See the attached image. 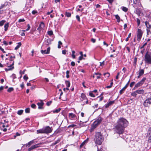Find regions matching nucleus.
Instances as JSON below:
<instances>
[{
    "instance_id": "0e129e2a",
    "label": "nucleus",
    "mask_w": 151,
    "mask_h": 151,
    "mask_svg": "<svg viewBox=\"0 0 151 151\" xmlns=\"http://www.w3.org/2000/svg\"><path fill=\"white\" fill-rule=\"evenodd\" d=\"M66 50H63L62 51V53L63 54L65 55L66 53Z\"/></svg>"
},
{
    "instance_id": "4c0bfd02",
    "label": "nucleus",
    "mask_w": 151,
    "mask_h": 151,
    "mask_svg": "<svg viewBox=\"0 0 151 151\" xmlns=\"http://www.w3.org/2000/svg\"><path fill=\"white\" fill-rule=\"evenodd\" d=\"M46 45H48L51 44V41L50 39H47L46 41Z\"/></svg>"
},
{
    "instance_id": "6e6d98bb",
    "label": "nucleus",
    "mask_w": 151,
    "mask_h": 151,
    "mask_svg": "<svg viewBox=\"0 0 151 151\" xmlns=\"http://www.w3.org/2000/svg\"><path fill=\"white\" fill-rule=\"evenodd\" d=\"M27 29H26L25 30H24V31H28V30H29L30 29V25H29V24H27Z\"/></svg>"
},
{
    "instance_id": "f704fd0d",
    "label": "nucleus",
    "mask_w": 151,
    "mask_h": 151,
    "mask_svg": "<svg viewBox=\"0 0 151 151\" xmlns=\"http://www.w3.org/2000/svg\"><path fill=\"white\" fill-rule=\"evenodd\" d=\"M87 142V141L86 140L84 141L80 145V148H81L84 145L85 143Z\"/></svg>"
},
{
    "instance_id": "72a5a7b5",
    "label": "nucleus",
    "mask_w": 151,
    "mask_h": 151,
    "mask_svg": "<svg viewBox=\"0 0 151 151\" xmlns=\"http://www.w3.org/2000/svg\"><path fill=\"white\" fill-rule=\"evenodd\" d=\"M23 110H20L18 111L17 113L19 115H21L23 113Z\"/></svg>"
},
{
    "instance_id": "6e6552de",
    "label": "nucleus",
    "mask_w": 151,
    "mask_h": 151,
    "mask_svg": "<svg viewBox=\"0 0 151 151\" xmlns=\"http://www.w3.org/2000/svg\"><path fill=\"white\" fill-rule=\"evenodd\" d=\"M145 26L147 27V35H148L149 33H151V32L150 31V29L151 28V25L150 24L149 22L146 21L145 22Z\"/></svg>"
},
{
    "instance_id": "2eb2a0df",
    "label": "nucleus",
    "mask_w": 151,
    "mask_h": 151,
    "mask_svg": "<svg viewBox=\"0 0 151 151\" xmlns=\"http://www.w3.org/2000/svg\"><path fill=\"white\" fill-rule=\"evenodd\" d=\"M148 134L149 136L148 142H151V127L149 129Z\"/></svg>"
},
{
    "instance_id": "7c9ffc66",
    "label": "nucleus",
    "mask_w": 151,
    "mask_h": 151,
    "mask_svg": "<svg viewBox=\"0 0 151 151\" xmlns=\"http://www.w3.org/2000/svg\"><path fill=\"white\" fill-rule=\"evenodd\" d=\"M21 45V42H19L18 45L14 49L15 50H17Z\"/></svg>"
},
{
    "instance_id": "603ef678",
    "label": "nucleus",
    "mask_w": 151,
    "mask_h": 151,
    "mask_svg": "<svg viewBox=\"0 0 151 151\" xmlns=\"http://www.w3.org/2000/svg\"><path fill=\"white\" fill-rule=\"evenodd\" d=\"M31 107L32 108L35 109L36 106L35 104H33L31 105Z\"/></svg>"
},
{
    "instance_id": "8fccbe9b",
    "label": "nucleus",
    "mask_w": 151,
    "mask_h": 151,
    "mask_svg": "<svg viewBox=\"0 0 151 151\" xmlns=\"http://www.w3.org/2000/svg\"><path fill=\"white\" fill-rule=\"evenodd\" d=\"M69 71L68 70H67V71L66 72V77L67 78H68L69 77Z\"/></svg>"
},
{
    "instance_id": "1a4fd4ad",
    "label": "nucleus",
    "mask_w": 151,
    "mask_h": 151,
    "mask_svg": "<svg viewBox=\"0 0 151 151\" xmlns=\"http://www.w3.org/2000/svg\"><path fill=\"white\" fill-rule=\"evenodd\" d=\"M45 27V24L43 22H42L39 25V27L37 29V30H38L39 32L40 33L41 31H43V30H44Z\"/></svg>"
},
{
    "instance_id": "0eeeda50",
    "label": "nucleus",
    "mask_w": 151,
    "mask_h": 151,
    "mask_svg": "<svg viewBox=\"0 0 151 151\" xmlns=\"http://www.w3.org/2000/svg\"><path fill=\"white\" fill-rule=\"evenodd\" d=\"M151 104V97L148 98L144 101L143 105L144 107H148L149 105Z\"/></svg>"
},
{
    "instance_id": "2f4dec72",
    "label": "nucleus",
    "mask_w": 151,
    "mask_h": 151,
    "mask_svg": "<svg viewBox=\"0 0 151 151\" xmlns=\"http://www.w3.org/2000/svg\"><path fill=\"white\" fill-rule=\"evenodd\" d=\"M6 20H2L0 22V26H2L3 25L4 23L6 22Z\"/></svg>"
},
{
    "instance_id": "a878e982",
    "label": "nucleus",
    "mask_w": 151,
    "mask_h": 151,
    "mask_svg": "<svg viewBox=\"0 0 151 151\" xmlns=\"http://www.w3.org/2000/svg\"><path fill=\"white\" fill-rule=\"evenodd\" d=\"M34 140H32L29 142H28V143L26 144L25 145L27 147L28 146H29L31 145L34 143Z\"/></svg>"
},
{
    "instance_id": "3c124183",
    "label": "nucleus",
    "mask_w": 151,
    "mask_h": 151,
    "mask_svg": "<svg viewBox=\"0 0 151 151\" xmlns=\"http://www.w3.org/2000/svg\"><path fill=\"white\" fill-rule=\"evenodd\" d=\"M25 112L26 113H29L30 112V109H29V108H26L25 109Z\"/></svg>"
},
{
    "instance_id": "39448f33",
    "label": "nucleus",
    "mask_w": 151,
    "mask_h": 151,
    "mask_svg": "<svg viewBox=\"0 0 151 151\" xmlns=\"http://www.w3.org/2000/svg\"><path fill=\"white\" fill-rule=\"evenodd\" d=\"M145 63L148 64H151V55L147 53L145 55Z\"/></svg>"
},
{
    "instance_id": "ea45409f",
    "label": "nucleus",
    "mask_w": 151,
    "mask_h": 151,
    "mask_svg": "<svg viewBox=\"0 0 151 151\" xmlns=\"http://www.w3.org/2000/svg\"><path fill=\"white\" fill-rule=\"evenodd\" d=\"M65 15L68 17H70L71 16V14L70 12H65Z\"/></svg>"
},
{
    "instance_id": "412c9836",
    "label": "nucleus",
    "mask_w": 151,
    "mask_h": 151,
    "mask_svg": "<svg viewBox=\"0 0 151 151\" xmlns=\"http://www.w3.org/2000/svg\"><path fill=\"white\" fill-rule=\"evenodd\" d=\"M102 121V118L101 117H99L98 119L95 122H96L98 125Z\"/></svg>"
},
{
    "instance_id": "9b49d317",
    "label": "nucleus",
    "mask_w": 151,
    "mask_h": 151,
    "mask_svg": "<svg viewBox=\"0 0 151 151\" xmlns=\"http://www.w3.org/2000/svg\"><path fill=\"white\" fill-rule=\"evenodd\" d=\"M69 119L72 120H75L77 119V116L73 113H69L68 114Z\"/></svg>"
},
{
    "instance_id": "473e14b6",
    "label": "nucleus",
    "mask_w": 151,
    "mask_h": 151,
    "mask_svg": "<svg viewBox=\"0 0 151 151\" xmlns=\"http://www.w3.org/2000/svg\"><path fill=\"white\" fill-rule=\"evenodd\" d=\"M122 10L123 11H124L125 12H127V11L128 10V9L127 8L125 7H124V6L122 7Z\"/></svg>"
},
{
    "instance_id": "e2e57ef3",
    "label": "nucleus",
    "mask_w": 151,
    "mask_h": 151,
    "mask_svg": "<svg viewBox=\"0 0 151 151\" xmlns=\"http://www.w3.org/2000/svg\"><path fill=\"white\" fill-rule=\"evenodd\" d=\"M71 65L72 66H74L75 65V63L73 61H72L71 63Z\"/></svg>"
},
{
    "instance_id": "338daca9",
    "label": "nucleus",
    "mask_w": 151,
    "mask_h": 151,
    "mask_svg": "<svg viewBox=\"0 0 151 151\" xmlns=\"http://www.w3.org/2000/svg\"><path fill=\"white\" fill-rule=\"evenodd\" d=\"M91 41L93 43H94L96 42V39L92 38L91 39Z\"/></svg>"
},
{
    "instance_id": "6ab92c4d",
    "label": "nucleus",
    "mask_w": 151,
    "mask_h": 151,
    "mask_svg": "<svg viewBox=\"0 0 151 151\" xmlns=\"http://www.w3.org/2000/svg\"><path fill=\"white\" fill-rule=\"evenodd\" d=\"M9 2L7 1H5L4 4H1L0 6V9H2L3 8L6 7L8 4Z\"/></svg>"
},
{
    "instance_id": "c756f323",
    "label": "nucleus",
    "mask_w": 151,
    "mask_h": 151,
    "mask_svg": "<svg viewBox=\"0 0 151 151\" xmlns=\"http://www.w3.org/2000/svg\"><path fill=\"white\" fill-rule=\"evenodd\" d=\"M65 84L68 87H69L70 86V83L69 81H65Z\"/></svg>"
},
{
    "instance_id": "58836bf2",
    "label": "nucleus",
    "mask_w": 151,
    "mask_h": 151,
    "mask_svg": "<svg viewBox=\"0 0 151 151\" xmlns=\"http://www.w3.org/2000/svg\"><path fill=\"white\" fill-rule=\"evenodd\" d=\"M104 75L106 77L108 78L110 76V73H104Z\"/></svg>"
},
{
    "instance_id": "052dcab7",
    "label": "nucleus",
    "mask_w": 151,
    "mask_h": 151,
    "mask_svg": "<svg viewBox=\"0 0 151 151\" xmlns=\"http://www.w3.org/2000/svg\"><path fill=\"white\" fill-rule=\"evenodd\" d=\"M25 71V69H24L22 72V71L20 70L19 72V73L21 75H22V74H24V73Z\"/></svg>"
},
{
    "instance_id": "bf43d9fd",
    "label": "nucleus",
    "mask_w": 151,
    "mask_h": 151,
    "mask_svg": "<svg viewBox=\"0 0 151 151\" xmlns=\"http://www.w3.org/2000/svg\"><path fill=\"white\" fill-rule=\"evenodd\" d=\"M76 19H77L78 21L80 22V19L79 16L78 15H77L76 16Z\"/></svg>"
},
{
    "instance_id": "f257e3e1",
    "label": "nucleus",
    "mask_w": 151,
    "mask_h": 151,
    "mask_svg": "<svg viewBox=\"0 0 151 151\" xmlns=\"http://www.w3.org/2000/svg\"><path fill=\"white\" fill-rule=\"evenodd\" d=\"M128 122L127 120L123 118L119 119L116 124L114 129L115 132L119 134H122L125 128L127 127Z\"/></svg>"
},
{
    "instance_id": "4468645a",
    "label": "nucleus",
    "mask_w": 151,
    "mask_h": 151,
    "mask_svg": "<svg viewBox=\"0 0 151 151\" xmlns=\"http://www.w3.org/2000/svg\"><path fill=\"white\" fill-rule=\"evenodd\" d=\"M50 47H48L47 48L46 50H41V52L42 54H48L50 53Z\"/></svg>"
},
{
    "instance_id": "20e7f679",
    "label": "nucleus",
    "mask_w": 151,
    "mask_h": 151,
    "mask_svg": "<svg viewBox=\"0 0 151 151\" xmlns=\"http://www.w3.org/2000/svg\"><path fill=\"white\" fill-rule=\"evenodd\" d=\"M143 32L140 29H138L137 32V39L138 41H140L141 39Z\"/></svg>"
},
{
    "instance_id": "4be33fe9",
    "label": "nucleus",
    "mask_w": 151,
    "mask_h": 151,
    "mask_svg": "<svg viewBox=\"0 0 151 151\" xmlns=\"http://www.w3.org/2000/svg\"><path fill=\"white\" fill-rule=\"evenodd\" d=\"M37 133L38 134L39 133H45V132H44V128L40 129L37 130Z\"/></svg>"
},
{
    "instance_id": "a211bd4d",
    "label": "nucleus",
    "mask_w": 151,
    "mask_h": 151,
    "mask_svg": "<svg viewBox=\"0 0 151 151\" xmlns=\"http://www.w3.org/2000/svg\"><path fill=\"white\" fill-rule=\"evenodd\" d=\"M144 70L143 69L139 70V75L137 76L138 78H139L142 75L144 74Z\"/></svg>"
},
{
    "instance_id": "9d476101",
    "label": "nucleus",
    "mask_w": 151,
    "mask_h": 151,
    "mask_svg": "<svg viewBox=\"0 0 151 151\" xmlns=\"http://www.w3.org/2000/svg\"><path fill=\"white\" fill-rule=\"evenodd\" d=\"M45 134H48L51 133L52 132V129L49 126H46L44 128Z\"/></svg>"
},
{
    "instance_id": "bb28decb",
    "label": "nucleus",
    "mask_w": 151,
    "mask_h": 151,
    "mask_svg": "<svg viewBox=\"0 0 151 151\" xmlns=\"http://www.w3.org/2000/svg\"><path fill=\"white\" fill-rule=\"evenodd\" d=\"M94 74L96 75H97V76L96 77L97 79H99L100 78V76L101 75V74L99 73H94Z\"/></svg>"
},
{
    "instance_id": "49530a36",
    "label": "nucleus",
    "mask_w": 151,
    "mask_h": 151,
    "mask_svg": "<svg viewBox=\"0 0 151 151\" xmlns=\"http://www.w3.org/2000/svg\"><path fill=\"white\" fill-rule=\"evenodd\" d=\"M137 22L138 26H139L140 23V21L139 19L138 18L137 19Z\"/></svg>"
},
{
    "instance_id": "de8ad7c7",
    "label": "nucleus",
    "mask_w": 151,
    "mask_h": 151,
    "mask_svg": "<svg viewBox=\"0 0 151 151\" xmlns=\"http://www.w3.org/2000/svg\"><path fill=\"white\" fill-rule=\"evenodd\" d=\"M137 58H134V61H133V63H134V65H135L136 64V63L137 62Z\"/></svg>"
},
{
    "instance_id": "dca6fc26",
    "label": "nucleus",
    "mask_w": 151,
    "mask_h": 151,
    "mask_svg": "<svg viewBox=\"0 0 151 151\" xmlns=\"http://www.w3.org/2000/svg\"><path fill=\"white\" fill-rule=\"evenodd\" d=\"M98 125V124L97 123H96V122H94L91 125V130H93L95 128H96L97 127Z\"/></svg>"
},
{
    "instance_id": "c85d7f7f",
    "label": "nucleus",
    "mask_w": 151,
    "mask_h": 151,
    "mask_svg": "<svg viewBox=\"0 0 151 151\" xmlns=\"http://www.w3.org/2000/svg\"><path fill=\"white\" fill-rule=\"evenodd\" d=\"M115 18L117 19V22H119L120 21V17L118 15H116L115 16Z\"/></svg>"
},
{
    "instance_id": "7ed1b4c3",
    "label": "nucleus",
    "mask_w": 151,
    "mask_h": 151,
    "mask_svg": "<svg viewBox=\"0 0 151 151\" xmlns=\"http://www.w3.org/2000/svg\"><path fill=\"white\" fill-rule=\"evenodd\" d=\"M9 60L10 61V63H12V64L9 65V63H7V64L8 65V68L5 69V70L6 71L12 70L14 68V67L13 66L14 63V61H13L12 58L11 59V58H10Z\"/></svg>"
},
{
    "instance_id": "b1692460",
    "label": "nucleus",
    "mask_w": 151,
    "mask_h": 151,
    "mask_svg": "<svg viewBox=\"0 0 151 151\" xmlns=\"http://www.w3.org/2000/svg\"><path fill=\"white\" fill-rule=\"evenodd\" d=\"M9 22H7L4 25V31H7L8 30V28L9 27Z\"/></svg>"
},
{
    "instance_id": "37998d69",
    "label": "nucleus",
    "mask_w": 151,
    "mask_h": 151,
    "mask_svg": "<svg viewBox=\"0 0 151 151\" xmlns=\"http://www.w3.org/2000/svg\"><path fill=\"white\" fill-rule=\"evenodd\" d=\"M47 33L48 35L50 36H51L53 34V32L52 30L48 31Z\"/></svg>"
},
{
    "instance_id": "c03bdc74",
    "label": "nucleus",
    "mask_w": 151,
    "mask_h": 151,
    "mask_svg": "<svg viewBox=\"0 0 151 151\" xmlns=\"http://www.w3.org/2000/svg\"><path fill=\"white\" fill-rule=\"evenodd\" d=\"M14 90V88L12 87H10L8 88L7 90V91L9 92H10L11 91H13Z\"/></svg>"
},
{
    "instance_id": "864d4df0",
    "label": "nucleus",
    "mask_w": 151,
    "mask_h": 151,
    "mask_svg": "<svg viewBox=\"0 0 151 151\" xmlns=\"http://www.w3.org/2000/svg\"><path fill=\"white\" fill-rule=\"evenodd\" d=\"M135 82L134 81L132 82L130 85V87L132 88L133 87V86L134 85Z\"/></svg>"
},
{
    "instance_id": "ddd939ff",
    "label": "nucleus",
    "mask_w": 151,
    "mask_h": 151,
    "mask_svg": "<svg viewBox=\"0 0 151 151\" xmlns=\"http://www.w3.org/2000/svg\"><path fill=\"white\" fill-rule=\"evenodd\" d=\"M141 0H133V7L134 8L137 7V5H139L141 4Z\"/></svg>"
},
{
    "instance_id": "5fc2aeb1",
    "label": "nucleus",
    "mask_w": 151,
    "mask_h": 151,
    "mask_svg": "<svg viewBox=\"0 0 151 151\" xmlns=\"http://www.w3.org/2000/svg\"><path fill=\"white\" fill-rule=\"evenodd\" d=\"M76 126V125H75V124H71V125H69V126H68V128H69L70 127L73 128V127H74L75 126Z\"/></svg>"
},
{
    "instance_id": "cd10ccee",
    "label": "nucleus",
    "mask_w": 151,
    "mask_h": 151,
    "mask_svg": "<svg viewBox=\"0 0 151 151\" xmlns=\"http://www.w3.org/2000/svg\"><path fill=\"white\" fill-rule=\"evenodd\" d=\"M81 97L83 99V100H86V99H87V98L86 97V96L84 93H82L81 95Z\"/></svg>"
},
{
    "instance_id": "f8f14e48",
    "label": "nucleus",
    "mask_w": 151,
    "mask_h": 151,
    "mask_svg": "<svg viewBox=\"0 0 151 151\" xmlns=\"http://www.w3.org/2000/svg\"><path fill=\"white\" fill-rule=\"evenodd\" d=\"M40 102H38L37 103V105L38 106V109H44L43 107L44 103L43 101L42 100H40Z\"/></svg>"
},
{
    "instance_id": "79ce46f5",
    "label": "nucleus",
    "mask_w": 151,
    "mask_h": 151,
    "mask_svg": "<svg viewBox=\"0 0 151 151\" xmlns=\"http://www.w3.org/2000/svg\"><path fill=\"white\" fill-rule=\"evenodd\" d=\"M72 56L73 58H75V55H74L75 52L74 50L72 51Z\"/></svg>"
},
{
    "instance_id": "a19ab883",
    "label": "nucleus",
    "mask_w": 151,
    "mask_h": 151,
    "mask_svg": "<svg viewBox=\"0 0 151 151\" xmlns=\"http://www.w3.org/2000/svg\"><path fill=\"white\" fill-rule=\"evenodd\" d=\"M137 6L135 8L136 9L135 12L136 14H139L140 13V11L139 9H138L137 8Z\"/></svg>"
},
{
    "instance_id": "680f3d73",
    "label": "nucleus",
    "mask_w": 151,
    "mask_h": 151,
    "mask_svg": "<svg viewBox=\"0 0 151 151\" xmlns=\"http://www.w3.org/2000/svg\"><path fill=\"white\" fill-rule=\"evenodd\" d=\"M25 21V20L24 19H19L18 22H24Z\"/></svg>"
},
{
    "instance_id": "c9c22d12",
    "label": "nucleus",
    "mask_w": 151,
    "mask_h": 151,
    "mask_svg": "<svg viewBox=\"0 0 151 151\" xmlns=\"http://www.w3.org/2000/svg\"><path fill=\"white\" fill-rule=\"evenodd\" d=\"M60 110H61V109L58 108V109H56L55 110L53 111V112L54 113H58L60 111Z\"/></svg>"
},
{
    "instance_id": "09e8293b",
    "label": "nucleus",
    "mask_w": 151,
    "mask_h": 151,
    "mask_svg": "<svg viewBox=\"0 0 151 151\" xmlns=\"http://www.w3.org/2000/svg\"><path fill=\"white\" fill-rule=\"evenodd\" d=\"M52 101H49L47 102L46 104L47 106H49L52 103Z\"/></svg>"
},
{
    "instance_id": "4d7b16f0",
    "label": "nucleus",
    "mask_w": 151,
    "mask_h": 151,
    "mask_svg": "<svg viewBox=\"0 0 151 151\" xmlns=\"http://www.w3.org/2000/svg\"><path fill=\"white\" fill-rule=\"evenodd\" d=\"M32 13L33 14H35L37 13V11L36 10H33L32 11Z\"/></svg>"
},
{
    "instance_id": "423d86ee",
    "label": "nucleus",
    "mask_w": 151,
    "mask_h": 151,
    "mask_svg": "<svg viewBox=\"0 0 151 151\" xmlns=\"http://www.w3.org/2000/svg\"><path fill=\"white\" fill-rule=\"evenodd\" d=\"M146 80L145 78H143L139 82L136 83L134 86V89H136L137 88L141 86L144 83L145 81Z\"/></svg>"
},
{
    "instance_id": "e433bc0d",
    "label": "nucleus",
    "mask_w": 151,
    "mask_h": 151,
    "mask_svg": "<svg viewBox=\"0 0 151 151\" xmlns=\"http://www.w3.org/2000/svg\"><path fill=\"white\" fill-rule=\"evenodd\" d=\"M137 94V93L136 92V91H135L132 93L131 95L133 96L136 97Z\"/></svg>"
},
{
    "instance_id": "aec40b11",
    "label": "nucleus",
    "mask_w": 151,
    "mask_h": 151,
    "mask_svg": "<svg viewBox=\"0 0 151 151\" xmlns=\"http://www.w3.org/2000/svg\"><path fill=\"white\" fill-rule=\"evenodd\" d=\"M114 101H110L108 103L105 105L106 108H107L110 106L113 105L114 104Z\"/></svg>"
},
{
    "instance_id": "f3484780",
    "label": "nucleus",
    "mask_w": 151,
    "mask_h": 151,
    "mask_svg": "<svg viewBox=\"0 0 151 151\" xmlns=\"http://www.w3.org/2000/svg\"><path fill=\"white\" fill-rule=\"evenodd\" d=\"M39 144L35 145L32 146L30 148H29L28 150L29 151L33 149L37 148V147H39Z\"/></svg>"
},
{
    "instance_id": "393cba45",
    "label": "nucleus",
    "mask_w": 151,
    "mask_h": 151,
    "mask_svg": "<svg viewBox=\"0 0 151 151\" xmlns=\"http://www.w3.org/2000/svg\"><path fill=\"white\" fill-rule=\"evenodd\" d=\"M125 87H124L121 90L119 93V95H121L122 94L126 89Z\"/></svg>"
},
{
    "instance_id": "5701e85b",
    "label": "nucleus",
    "mask_w": 151,
    "mask_h": 151,
    "mask_svg": "<svg viewBox=\"0 0 151 151\" xmlns=\"http://www.w3.org/2000/svg\"><path fill=\"white\" fill-rule=\"evenodd\" d=\"M136 92L138 94H143L144 93V91L143 89L138 90L136 91Z\"/></svg>"
},
{
    "instance_id": "774afa93",
    "label": "nucleus",
    "mask_w": 151,
    "mask_h": 151,
    "mask_svg": "<svg viewBox=\"0 0 151 151\" xmlns=\"http://www.w3.org/2000/svg\"><path fill=\"white\" fill-rule=\"evenodd\" d=\"M83 56L82 55L80 56L78 58V60H81L83 59Z\"/></svg>"
},
{
    "instance_id": "f03ea898",
    "label": "nucleus",
    "mask_w": 151,
    "mask_h": 151,
    "mask_svg": "<svg viewBox=\"0 0 151 151\" xmlns=\"http://www.w3.org/2000/svg\"><path fill=\"white\" fill-rule=\"evenodd\" d=\"M103 140L104 139L101 133L100 132H96L94 139L95 143L100 145L102 144Z\"/></svg>"
},
{
    "instance_id": "69168bd1",
    "label": "nucleus",
    "mask_w": 151,
    "mask_h": 151,
    "mask_svg": "<svg viewBox=\"0 0 151 151\" xmlns=\"http://www.w3.org/2000/svg\"><path fill=\"white\" fill-rule=\"evenodd\" d=\"M3 43L5 45H8L7 42L5 40L3 41Z\"/></svg>"
},
{
    "instance_id": "13d9d810",
    "label": "nucleus",
    "mask_w": 151,
    "mask_h": 151,
    "mask_svg": "<svg viewBox=\"0 0 151 151\" xmlns=\"http://www.w3.org/2000/svg\"><path fill=\"white\" fill-rule=\"evenodd\" d=\"M23 78L24 80L27 81L28 79V77L26 75H25L24 76Z\"/></svg>"
},
{
    "instance_id": "a18cd8bd",
    "label": "nucleus",
    "mask_w": 151,
    "mask_h": 151,
    "mask_svg": "<svg viewBox=\"0 0 151 151\" xmlns=\"http://www.w3.org/2000/svg\"><path fill=\"white\" fill-rule=\"evenodd\" d=\"M89 95L90 96H91V97H95L94 95L93 94V93H92V91H90L89 93Z\"/></svg>"
}]
</instances>
